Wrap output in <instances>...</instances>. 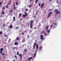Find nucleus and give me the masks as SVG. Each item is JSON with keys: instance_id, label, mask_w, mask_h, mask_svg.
I'll return each instance as SVG.
<instances>
[{"instance_id": "4c0bfd02", "label": "nucleus", "mask_w": 61, "mask_h": 61, "mask_svg": "<svg viewBox=\"0 0 61 61\" xmlns=\"http://www.w3.org/2000/svg\"><path fill=\"white\" fill-rule=\"evenodd\" d=\"M27 37H28V38H29V35H28L27 36Z\"/></svg>"}, {"instance_id": "5fc2aeb1", "label": "nucleus", "mask_w": 61, "mask_h": 61, "mask_svg": "<svg viewBox=\"0 0 61 61\" xmlns=\"http://www.w3.org/2000/svg\"><path fill=\"white\" fill-rule=\"evenodd\" d=\"M20 20H22V18H20Z\"/></svg>"}, {"instance_id": "774afa93", "label": "nucleus", "mask_w": 61, "mask_h": 61, "mask_svg": "<svg viewBox=\"0 0 61 61\" xmlns=\"http://www.w3.org/2000/svg\"><path fill=\"white\" fill-rule=\"evenodd\" d=\"M36 15V14H35V15Z\"/></svg>"}, {"instance_id": "bf43d9fd", "label": "nucleus", "mask_w": 61, "mask_h": 61, "mask_svg": "<svg viewBox=\"0 0 61 61\" xmlns=\"http://www.w3.org/2000/svg\"><path fill=\"white\" fill-rule=\"evenodd\" d=\"M15 47V48H17V47Z\"/></svg>"}, {"instance_id": "1a4fd4ad", "label": "nucleus", "mask_w": 61, "mask_h": 61, "mask_svg": "<svg viewBox=\"0 0 61 61\" xmlns=\"http://www.w3.org/2000/svg\"><path fill=\"white\" fill-rule=\"evenodd\" d=\"M15 45V46H17L18 44V42H15L14 43Z\"/></svg>"}, {"instance_id": "680f3d73", "label": "nucleus", "mask_w": 61, "mask_h": 61, "mask_svg": "<svg viewBox=\"0 0 61 61\" xmlns=\"http://www.w3.org/2000/svg\"><path fill=\"white\" fill-rule=\"evenodd\" d=\"M30 42H31V40H30Z\"/></svg>"}, {"instance_id": "338daca9", "label": "nucleus", "mask_w": 61, "mask_h": 61, "mask_svg": "<svg viewBox=\"0 0 61 61\" xmlns=\"http://www.w3.org/2000/svg\"><path fill=\"white\" fill-rule=\"evenodd\" d=\"M40 25H41V24H40Z\"/></svg>"}, {"instance_id": "a18cd8bd", "label": "nucleus", "mask_w": 61, "mask_h": 61, "mask_svg": "<svg viewBox=\"0 0 61 61\" xmlns=\"http://www.w3.org/2000/svg\"><path fill=\"white\" fill-rule=\"evenodd\" d=\"M24 33H23L22 34V35H24Z\"/></svg>"}, {"instance_id": "f03ea898", "label": "nucleus", "mask_w": 61, "mask_h": 61, "mask_svg": "<svg viewBox=\"0 0 61 61\" xmlns=\"http://www.w3.org/2000/svg\"><path fill=\"white\" fill-rule=\"evenodd\" d=\"M36 45V48L37 50H38V46L37 44L36 43V42H35L33 45V48L35 47Z\"/></svg>"}, {"instance_id": "e2e57ef3", "label": "nucleus", "mask_w": 61, "mask_h": 61, "mask_svg": "<svg viewBox=\"0 0 61 61\" xmlns=\"http://www.w3.org/2000/svg\"><path fill=\"white\" fill-rule=\"evenodd\" d=\"M10 4H11V2H10Z\"/></svg>"}, {"instance_id": "58836bf2", "label": "nucleus", "mask_w": 61, "mask_h": 61, "mask_svg": "<svg viewBox=\"0 0 61 61\" xmlns=\"http://www.w3.org/2000/svg\"><path fill=\"white\" fill-rule=\"evenodd\" d=\"M2 5V2L0 3V5Z\"/></svg>"}, {"instance_id": "5701e85b", "label": "nucleus", "mask_w": 61, "mask_h": 61, "mask_svg": "<svg viewBox=\"0 0 61 61\" xmlns=\"http://www.w3.org/2000/svg\"><path fill=\"white\" fill-rule=\"evenodd\" d=\"M19 27H16L15 28V29H18Z\"/></svg>"}, {"instance_id": "f257e3e1", "label": "nucleus", "mask_w": 61, "mask_h": 61, "mask_svg": "<svg viewBox=\"0 0 61 61\" xmlns=\"http://www.w3.org/2000/svg\"><path fill=\"white\" fill-rule=\"evenodd\" d=\"M0 53L3 56H5V53H3V52H2V51H3V48H2L0 49Z\"/></svg>"}, {"instance_id": "0e129e2a", "label": "nucleus", "mask_w": 61, "mask_h": 61, "mask_svg": "<svg viewBox=\"0 0 61 61\" xmlns=\"http://www.w3.org/2000/svg\"><path fill=\"white\" fill-rule=\"evenodd\" d=\"M0 17H1V15H0Z\"/></svg>"}, {"instance_id": "37998d69", "label": "nucleus", "mask_w": 61, "mask_h": 61, "mask_svg": "<svg viewBox=\"0 0 61 61\" xmlns=\"http://www.w3.org/2000/svg\"><path fill=\"white\" fill-rule=\"evenodd\" d=\"M13 49H14V50H15V47H14L13 48Z\"/></svg>"}, {"instance_id": "39448f33", "label": "nucleus", "mask_w": 61, "mask_h": 61, "mask_svg": "<svg viewBox=\"0 0 61 61\" xmlns=\"http://www.w3.org/2000/svg\"><path fill=\"white\" fill-rule=\"evenodd\" d=\"M25 15H23V16L24 17H25L26 16H27V13L25 12Z\"/></svg>"}, {"instance_id": "a878e982", "label": "nucleus", "mask_w": 61, "mask_h": 61, "mask_svg": "<svg viewBox=\"0 0 61 61\" xmlns=\"http://www.w3.org/2000/svg\"><path fill=\"white\" fill-rule=\"evenodd\" d=\"M17 55H19V51H18L17 53Z\"/></svg>"}, {"instance_id": "8fccbe9b", "label": "nucleus", "mask_w": 61, "mask_h": 61, "mask_svg": "<svg viewBox=\"0 0 61 61\" xmlns=\"http://www.w3.org/2000/svg\"><path fill=\"white\" fill-rule=\"evenodd\" d=\"M46 13V11H45V12H44V13Z\"/></svg>"}, {"instance_id": "4d7b16f0", "label": "nucleus", "mask_w": 61, "mask_h": 61, "mask_svg": "<svg viewBox=\"0 0 61 61\" xmlns=\"http://www.w3.org/2000/svg\"><path fill=\"white\" fill-rule=\"evenodd\" d=\"M43 22H44L43 21L42 22V23H43Z\"/></svg>"}, {"instance_id": "20e7f679", "label": "nucleus", "mask_w": 61, "mask_h": 61, "mask_svg": "<svg viewBox=\"0 0 61 61\" xmlns=\"http://www.w3.org/2000/svg\"><path fill=\"white\" fill-rule=\"evenodd\" d=\"M33 22V21H30V28H32L33 27H32V23Z\"/></svg>"}, {"instance_id": "3c124183", "label": "nucleus", "mask_w": 61, "mask_h": 61, "mask_svg": "<svg viewBox=\"0 0 61 61\" xmlns=\"http://www.w3.org/2000/svg\"><path fill=\"white\" fill-rule=\"evenodd\" d=\"M34 29H36V28H34Z\"/></svg>"}, {"instance_id": "6ab92c4d", "label": "nucleus", "mask_w": 61, "mask_h": 61, "mask_svg": "<svg viewBox=\"0 0 61 61\" xmlns=\"http://www.w3.org/2000/svg\"><path fill=\"white\" fill-rule=\"evenodd\" d=\"M38 2V0H36L35 1V3H37Z\"/></svg>"}, {"instance_id": "69168bd1", "label": "nucleus", "mask_w": 61, "mask_h": 61, "mask_svg": "<svg viewBox=\"0 0 61 61\" xmlns=\"http://www.w3.org/2000/svg\"><path fill=\"white\" fill-rule=\"evenodd\" d=\"M25 61H28L27 60H26Z\"/></svg>"}, {"instance_id": "6e6d98bb", "label": "nucleus", "mask_w": 61, "mask_h": 61, "mask_svg": "<svg viewBox=\"0 0 61 61\" xmlns=\"http://www.w3.org/2000/svg\"><path fill=\"white\" fill-rule=\"evenodd\" d=\"M6 44V42L4 43V44Z\"/></svg>"}, {"instance_id": "7ed1b4c3", "label": "nucleus", "mask_w": 61, "mask_h": 61, "mask_svg": "<svg viewBox=\"0 0 61 61\" xmlns=\"http://www.w3.org/2000/svg\"><path fill=\"white\" fill-rule=\"evenodd\" d=\"M54 12H56V14H61V12L59 11H58L57 9H55Z\"/></svg>"}, {"instance_id": "b1692460", "label": "nucleus", "mask_w": 61, "mask_h": 61, "mask_svg": "<svg viewBox=\"0 0 61 61\" xmlns=\"http://www.w3.org/2000/svg\"><path fill=\"white\" fill-rule=\"evenodd\" d=\"M3 33V32L2 31H0V35H1Z\"/></svg>"}, {"instance_id": "6e6552de", "label": "nucleus", "mask_w": 61, "mask_h": 61, "mask_svg": "<svg viewBox=\"0 0 61 61\" xmlns=\"http://www.w3.org/2000/svg\"><path fill=\"white\" fill-rule=\"evenodd\" d=\"M37 50H36V53H35L34 54V57H36V52H37Z\"/></svg>"}, {"instance_id": "9d476101", "label": "nucleus", "mask_w": 61, "mask_h": 61, "mask_svg": "<svg viewBox=\"0 0 61 61\" xmlns=\"http://www.w3.org/2000/svg\"><path fill=\"white\" fill-rule=\"evenodd\" d=\"M19 55L20 56V58H22V54H19Z\"/></svg>"}, {"instance_id": "e433bc0d", "label": "nucleus", "mask_w": 61, "mask_h": 61, "mask_svg": "<svg viewBox=\"0 0 61 61\" xmlns=\"http://www.w3.org/2000/svg\"><path fill=\"white\" fill-rule=\"evenodd\" d=\"M14 9L15 10V9H16V7H14Z\"/></svg>"}, {"instance_id": "864d4df0", "label": "nucleus", "mask_w": 61, "mask_h": 61, "mask_svg": "<svg viewBox=\"0 0 61 61\" xmlns=\"http://www.w3.org/2000/svg\"><path fill=\"white\" fill-rule=\"evenodd\" d=\"M51 11H53V9H51Z\"/></svg>"}, {"instance_id": "0eeeda50", "label": "nucleus", "mask_w": 61, "mask_h": 61, "mask_svg": "<svg viewBox=\"0 0 61 61\" xmlns=\"http://www.w3.org/2000/svg\"><path fill=\"white\" fill-rule=\"evenodd\" d=\"M52 14V12H50L48 15V17H50V16Z\"/></svg>"}, {"instance_id": "09e8293b", "label": "nucleus", "mask_w": 61, "mask_h": 61, "mask_svg": "<svg viewBox=\"0 0 61 61\" xmlns=\"http://www.w3.org/2000/svg\"><path fill=\"white\" fill-rule=\"evenodd\" d=\"M10 3H8V4H9V5H10Z\"/></svg>"}, {"instance_id": "ea45409f", "label": "nucleus", "mask_w": 61, "mask_h": 61, "mask_svg": "<svg viewBox=\"0 0 61 61\" xmlns=\"http://www.w3.org/2000/svg\"><path fill=\"white\" fill-rule=\"evenodd\" d=\"M25 40L24 41H23V42H25Z\"/></svg>"}, {"instance_id": "79ce46f5", "label": "nucleus", "mask_w": 61, "mask_h": 61, "mask_svg": "<svg viewBox=\"0 0 61 61\" xmlns=\"http://www.w3.org/2000/svg\"><path fill=\"white\" fill-rule=\"evenodd\" d=\"M49 11H51V9H49Z\"/></svg>"}, {"instance_id": "2f4dec72", "label": "nucleus", "mask_w": 61, "mask_h": 61, "mask_svg": "<svg viewBox=\"0 0 61 61\" xmlns=\"http://www.w3.org/2000/svg\"><path fill=\"white\" fill-rule=\"evenodd\" d=\"M15 58H17V56H16L15 55Z\"/></svg>"}, {"instance_id": "4be33fe9", "label": "nucleus", "mask_w": 61, "mask_h": 61, "mask_svg": "<svg viewBox=\"0 0 61 61\" xmlns=\"http://www.w3.org/2000/svg\"><path fill=\"white\" fill-rule=\"evenodd\" d=\"M5 26V24H3V25L2 26V27H4Z\"/></svg>"}, {"instance_id": "423d86ee", "label": "nucleus", "mask_w": 61, "mask_h": 61, "mask_svg": "<svg viewBox=\"0 0 61 61\" xmlns=\"http://www.w3.org/2000/svg\"><path fill=\"white\" fill-rule=\"evenodd\" d=\"M40 36L41 37L40 39L41 40H42V39H43V38H44V36L42 35H40Z\"/></svg>"}, {"instance_id": "412c9836", "label": "nucleus", "mask_w": 61, "mask_h": 61, "mask_svg": "<svg viewBox=\"0 0 61 61\" xmlns=\"http://www.w3.org/2000/svg\"><path fill=\"white\" fill-rule=\"evenodd\" d=\"M38 4H39V6H40L41 5V3L39 2Z\"/></svg>"}, {"instance_id": "9b49d317", "label": "nucleus", "mask_w": 61, "mask_h": 61, "mask_svg": "<svg viewBox=\"0 0 61 61\" xmlns=\"http://www.w3.org/2000/svg\"><path fill=\"white\" fill-rule=\"evenodd\" d=\"M32 58V57H30V58H29L28 59V61H30V59H31Z\"/></svg>"}, {"instance_id": "aec40b11", "label": "nucleus", "mask_w": 61, "mask_h": 61, "mask_svg": "<svg viewBox=\"0 0 61 61\" xmlns=\"http://www.w3.org/2000/svg\"><path fill=\"white\" fill-rule=\"evenodd\" d=\"M5 6L6 8H8V5H6Z\"/></svg>"}, {"instance_id": "49530a36", "label": "nucleus", "mask_w": 61, "mask_h": 61, "mask_svg": "<svg viewBox=\"0 0 61 61\" xmlns=\"http://www.w3.org/2000/svg\"><path fill=\"white\" fill-rule=\"evenodd\" d=\"M44 35H46V33H44Z\"/></svg>"}, {"instance_id": "bb28decb", "label": "nucleus", "mask_w": 61, "mask_h": 61, "mask_svg": "<svg viewBox=\"0 0 61 61\" xmlns=\"http://www.w3.org/2000/svg\"><path fill=\"white\" fill-rule=\"evenodd\" d=\"M2 13H3V14L4 15H5V12L4 11H2Z\"/></svg>"}, {"instance_id": "f704fd0d", "label": "nucleus", "mask_w": 61, "mask_h": 61, "mask_svg": "<svg viewBox=\"0 0 61 61\" xmlns=\"http://www.w3.org/2000/svg\"><path fill=\"white\" fill-rule=\"evenodd\" d=\"M29 7L30 8V7H32V6H29Z\"/></svg>"}, {"instance_id": "13d9d810", "label": "nucleus", "mask_w": 61, "mask_h": 61, "mask_svg": "<svg viewBox=\"0 0 61 61\" xmlns=\"http://www.w3.org/2000/svg\"><path fill=\"white\" fill-rule=\"evenodd\" d=\"M15 5L14 6V7H15Z\"/></svg>"}, {"instance_id": "dca6fc26", "label": "nucleus", "mask_w": 61, "mask_h": 61, "mask_svg": "<svg viewBox=\"0 0 61 61\" xmlns=\"http://www.w3.org/2000/svg\"><path fill=\"white\" fill-rule=\"evenodd\" d=\"M13 21H15V17H14L13 18Z\"/></svg>"}, {"instance_id": "f8f14e48", "label": "nucleus", "mask_w": 61, "mask_h": 61, "mask_svg": "<svg viewBox=\"0 0 61 61\" xmlns=\"http://www.w3.org/2000/svg\"><path fill=\"white\" fill-rule=\"evenodd\" d=\"M5 6L3 7L2 8V10H4L5 9Z\"/></svg>"}, {"instance_id": "ddd939ff", "label": "nucleus", "mask_w": 61, "mask_h": 61, "mask_svg": "<svg viewBox=\"0 0 61 61\" xmlns=\"http://www.w3.org/2000/svg\"><path fill=\"white\" fill-rule=\"evenodd\" d=\"M48 27H49V26L48 25L46 27V30H48Z\"/></svg>"}, {"instance_id": "c9c22d12", "label": "nucleus", "mask_w": 61, "mask_h": 61, "mask_svg": "<svg viewBox=\"0 0 61 61\" xmlns=\"http://www.w3.org/2000/svg\"><path fill=\"white\" fill-rule=\"evenodd\" d=\"M18 3L17 2H16V5H18Z\"/></svg>"}, {"instance_id": "a211bd4d", "label": "nucleus", "mask_w": 61, "mask_h": 61, "mask_svg": "<svg viewBox=\"0 0 61 61\" xmlns=\"http://www.w3.org/2000/svg\"><path fill=\"white\" fill-rule=\"evenodd\" d=\"M24 52H27V50L26 49H25L24 50Z\"/></svg>"}, {"instance_id": "c756f323", "label": "nucleus", "mask_w": 61, "mask_h": 61, "mask_svg": "<svg viewBox=\"0 0 61 61\" xmlns=\"http://www.w3.org/2000/svg\"><path fill=\"white\" fill-rule=\"evenodd\" d=\"M47 32H48V33H50V30H48V31H47Z\"/></svg>"}, {"instance_id": "72a5a7b5", "label": "nucleus", "mask_w": 61, "mask_h": 61, "mask_svg": "<svg viewBox=\"0 0 61 61\" xmlns=\"http://www.w3.org/2000/svg\"><path fill=\"white\" fill-rule=\"evenodd\" d=\"M54 25L56 26V25H57V24H56V23H55L54 24Z\"/></svg>"}, {"instance_id": "c85d7f7f", "label": "nucleus", "mask_w": 61, "mask_h": 61, "mask_svg": "<svg viewBox=\"0 0 61 61\" xmlns=\"http://www.w3.org/2000/svg\"><path fill=\"white\" fill-rule=\"evenodd\" d=\"M22 15V14L20 13L19 14V16H21V15Z\"/></svg>"}, {"instance_id": "603ef678", "label": "nucleus", "mask_w": 61, "mask_h": 61, "mask_svg": "<svg viewBox=\"0 0 61 61\" xmlns=\"http://www.w3.org/2000/svg\"><path fill=\"white\" fill-rule=\"evenodd\" d=\"M53 26V25H51V27H52Z\"/></svg>"}, {"instance_id": "7c9ffc66", "label": "nucleus", "mask_w": 61, "mask_h": 61, "mask_svg": "<svg viewBox=\"0 0 61 61\" xmlns=\"http://www.w3.org/2000/svg\"><path fill=\"white\" fill-rule=\"evenodd\" d=\"M4 35H5V37H7V35H6L4 34Z\"/></svg>"}, {"instance_id": "c03bdc74", "label": "nucleus", "mask_w": 61, "mask_h": 61, "mask_svg": "<svg viewBox=\"0 0 61 61\" xmlns=\"http://www.w3.org/2000/svg\"><path fill=\"white\" fill-rule=\"evenodd\" d=\"M33 1V0H30V1L31 2V1Z\"/></svg>"}, {"instance_id": "a19ab883", "label": "nucleus", "mask_w": 61, "mask_h": 61, "mask_svg": "<svg viewBox=\"0 0 61 61\" xmlns=\"http://www.w3.org/2000/svg\"><path fill=\"white\" fill-rule=\"evenodd\" d=\"M36 15H35L34 16V18H36Z\"/></svg>"}, {"instance_id": "4468645a", "label": "nucleus", "mask_w": 61, "mask_h": 61, "mask_svg": "<svg viewBox=\"0 0 61 61\" xmlns=\"http://www.w3.org/2000/svg\"><path fill=\"white\" fill-rule=\"evenodd\" d=\"M44 4H41V8H42V7L43 6H44Z\"/></svg>"}, {"instance_id": "393cba45", "label": "nucleus", "mask_w": 61, "mask_h": 61, "mask_svg": "<svg viewBox=\"0 0 61 61\" xmlns=\"http://www.w3.org/2000/svg\"><path fill=\"white\" fill-rule=\"evenodd\" d=\"M13 11L12 10H11V11H9V12L10 13H12V12H13Z\"/></svg>"}, {"instance_id": "473e14b6", "label": "nucleus", "mask_w": 61, "mask_h": 61, "mask_svg": "<svg viewBox=\"0 0 61 61\" xmlns=\"http://www.w3.org/2000/svg\"><path fill=\"white\" fill-rule=\"evenodd\" d=\"M29 12H31V10H29Z\"/></svg>"}, {"instance_id": "f3484780", "label": "nucleus", "mask_w": 61, "mask_h": 61, "mask_svg": "<svg viewBox=\"0 0 61 61\" xmlns=\"http://www.w3.org/2000/svg\"><path fill=\"white\" fill-rule=\"evenodd\" d=\"M9 27L10 28H13V26L11 25Z\"/></svg>"}, {"instance_id": "2eb2a0df", "label": "nucleus", "mask_w": 61, "mask_h": 61, "mask_svg": "<svg viewBox=\"0 0 61 61\" xmlns=\"http://www.w3.org/2000/svg\"><path fill=\"white\" fill-rule=\"evenodd\" d=\"M16 40H18V41L19 40V37H17L16 38Z\"/></svg>"}, {"instance_id": "052dcab7", "label": "nucleus", "mask_w": 61, "mask_h": 61, "mask_svg": "<svg viewBox=\"0 0 61 61\" xmlns=\"http://www.w3.org/2000/svg\"><path fill=\"white\" fill-rule=\"evenodd\" d=\"M52 0H49V1H51Z\"/></svg>"}, {"instance_id": "cd10ccee", "label": "nucleus", "mask_w": 61, "mask_h": 61, "mask_svg": "<svg viewBox=\"0 0 61 61\" xmlns=\"http://www.w3.org/2000/svg\"><path fill=\"white\" fill-rule=\"evenodd\" d=\"M28 9H26L25 10V11H28Z\"/></svg>"}, {"instance_id": "de8ad7c7", "label": "nucleus", "mask_w": 61, "mask_h": 61, "mask_svg": "<svg viewBox=\"0 0 61 61\" xmlns=\"http://www.w3.org/2000/svg\"><path fill=\"white\" fill-rule=\"evenodd\" d=\"M40 49H42V47H40Z\"/></svg>"}]
</instances>
